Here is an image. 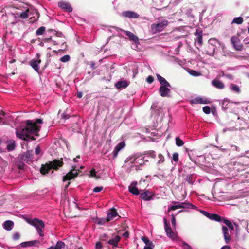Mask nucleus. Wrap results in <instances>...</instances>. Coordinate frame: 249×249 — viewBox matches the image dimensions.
Here are the masks:
<instances>
[{
	"instance_id": "53",
	"label": "nucleus",
	"mask_w": 249,
	"mask_h": 249,
	"mask_svg": "<svg viewBox=\"0 0 249 249\" xmlns=\"http://www.w3.org/2000/svg\"><path fill=\"white\" fill-rule=\"evenodd\" d=\"M19 238H20V234L18 233V232L15 233L13 235V240H18Z\"/></svg>"
},
{
	"instance_id": "9",
	"label": "nucleus",
	"mask_w": 249,
	"mask_h": 249,
	"mask_svg": "<svg viewBox=\"0 0 249 249\" xmlns=\"http://www.w3.org/2000/svg\"><path fill=\"white\" fill-rule=\"evenodd\" d=\"M231 41L235 50L237 51H242L243 50V46L238 36H233L231 37Z\"/></svg>"
},
{
	"instance_id": "18",
	"label": "nucleus",
	"mask_w": 249,
	"mask_h": 249,
	"mask_svg": "<svg viewBox=\"0 0 249 249\" xmlns=\"http://www.w3.org/2000/svg\"><path fill=\"white\" fill-rule=\"evenodd\" d=\"M125 146V143L124 142H122L117 144V145L115 147L113 151L112 152L113 158H116L117 157L118 152Z\"/></svg>"
},
{
	"instance_id": "1",
	"label": "nucleus",
	"mask_w": 249,
	"mask_h": 249,
	"mask_svg": "<svg viewBox=\"0 0 249 249\" xmlns=\"http://www.w3.org/2000/svg\"><path fill=\"white\" fill-rule=\"evenodd\" d=\"M25 122L26 127L21 131H17V136L20 139L27 141V138L30 137V134H34L38 136V133L40 131L41 127L36 125L32 120H28Z\"/></svg>"
},
{
	"instance_id": "49",
	"label": "nucleus",
	"mask_w": 249,
	"mask_h": 249,
	"mask_svg": "<svg viewBox=\"0 0 249 249\" xmlns=\"http://www.w3.org/2000/svg\"><path fill=\"white\" fill-rule=\"evenodd\" d=\"M146 154H148L150 157L153 158H155L156 157L155 152L153 150L148 151Z\"/></svg>"
},
{
	"instance_id": "28",
	"label": "nucleus",
	"mask_w": 249,
	"mask_h": 249,
	"mask_svg": "<svg viewBox=\"0 0 249 249\" xmlns=\"http://www.w3.org/2000/svg\"><path fill=\"white\" fill-rule=\"evenodd\" d=\"M136 164L139 165H142L145 164V162H148V160H145L144 157L142 155H136Z\"/></svg>"
},
{
	"instance_id": "57",
	"label": "nucleus",
	"mask_w": 249,
	"mask_h": 249,
	"mask_svg": "<svg viewBox=\"0 0 249 249\" xmlns=\"http://www.w3.org/2000/svg\"><path fill=\"white\" fill-rule=\"evenodd\" d=\"M107 236L106 234H103L100 236V239L102 241H107Z\"/></svg>"
},
{
	"instance_id": "43",
	"label": "nucleus",
	"mask_w": 249,
	"mask_h": 249,
	"mask_svg": "<svg viewBox=\"0 0 249 249\" xmlns=\"http://www.w3.org/2000/svg\"><path fill=\"white\" fill-rule=\"evenodd\" d=\"M45 27L44 26H41L39 27L36 31V34L37 35H41L43 34L45 31Z\"/></svg>"
},
{
	"instance_id": "7",
	"label": "nucleus",
	"mask_w": 249,
	"mask_h": 249,
	"mask_svg": "<svg viewBox=\"0 0 249 249\" xmlns=\"http://www.w3.org/2000/svg\"><path fill=\"white\" fill-rule=\"evenodd\" d=\"M26 222L30 225L35 227L36 229L38 228H44L45 225L42 220L37 218L34 219L31 218H26Z\"/></svg>"
},
{
	"instance_id": "35",
	"label": "nucleus",
	"mask_w": 249,
	"mask_h": 249,
	"mask_svg": "<svg viewBox=\"0 0 249 249\" xmlns=\"http://www.w3.org/2000/svg\"><path fill=\"white\" fill-rule=\"evenodd\" d=\"M210 219L217 222L222 221L223 220V218L220 216L214 213H212V215H211Z\"/></svg>"
},
{
	"instance_id": "52",
	"label": "nucleus",
	"mask_w": 249,
	"mask_h": 249,
	"mask_svg": "<svg viewBox=\"0 0 249 249\" xmlns=\"http://www.w3.org/2000/svg\"><path fill=\"white\" fill-rule=\"evenodd\" d=\"M103 190V187H96L93 189V192L95 193H98L102 191Z\"/></svg>"
},
{
	"instance_id": "15",
	"label": "nucleus",
	"mask_w": 249,
	"mask_h": 249,
	"mask_svg": "<svg viewBox=\"0 0 249 249\" xmlns=\"http://www.w3.org/2000/svg\"><path fill=\"white\" fill-rule=\"evenodd\" d=\"M122 15L124 17L130 18H138L140 17V15L138 13L131 11H124L122 13Z\"/></svg>"
},
{
	"instance_id": "5",
	"label": "nucleus",
	"mask_w": 249,
	"mask_h": 249,
	"mask_svg": "<svg viewBox=\"0 0 249 249\" xmlns=\"http://www.w3.org/2000/svg\"><path fill=\"white\" fill-rule=\"evenodd\" d=\"M78 171L76 169V166H73L72 169L63 178V181L71 180L78 176Z\"/></svg>"
},
{
	"instance_id": "20",
	"label": "nucleus",
	"mask_w": 249,
	"mask_h": 249,
	"mask_svg": "<svg viewBox=\"0 0 249 249\" xmlns=\"http://www.w3.org/2000/svg\"><path fill=\"white\" fill-rule=\"evenodd\" d=\"M52 169V167L49 162H47L45 164H42L40 169V172L41 174L45 175L48 173Z\"/></svg>"
},
{
	"instance_id": "31",
	"label": "nucleus",
	"mask_w": 249,
	"mask_h": 249,
	"mask_svg": "<svg viewBox=\"0 0 249 249\" xmlns=\"http://www.w3.org/2000/svg\"><path fill=\"white\" fill-rule=\"evenodd\" d=\"M157 77L159 82L161 85H162V86H166L167 87H171L170 84L166 80L165 78L158 74H157Z\"/></svg>"
},
{
	"instance_id": "64",
	"label": "nucleus",
	"mask_w": 249,
	"mask_h": 249,
	"mask_svg": "<svg viewBox=\"0 0 249 249\" xmlns=\"http://www.w3.org/2000/svg\"><path fill=\"white\" fill-rule=\"evenodd\" d=\"M154 248V244H152V246H145L144 248V249H153Z\"/></svg>"
},
{
	"instance_id": "26",
	"label": "nucleus",
	"mask_w": 249,
	"mask_h": 249,
	"mask_svg": "<svg viewBox=\"0 0 249 249\" xmlns=\"http://www.w3.org/2000/svg\"><path fill=\"white\" fill-rule=\"evenodd\" d=\"M212 85L218 89H223L225 87L224 83L218 79H214L212 81Z\"/></svg>"
},
{
	"instance_id": "6",
	"label": "nucleus",
	"mask_w": 249,
	"mask_h": 249,
	"mask_svg": "<svg viewBox=\"0 0 249 249\" xmlns=\"http://www.w3.org/2000/svg\"><path fill=\"white\" fill-rule=\"evenodd\" d=\"M163 221L164 229L167 236L173 239H176L177 237V235L173 231L170 224L168 223L167 219L165 218L163 219Z\"/></svg>"
},
{
	"instance_id": "39",
	"label": "nucleus",
	"mask_w": 249,
	"mask_h": 249,
	"mask_svg": "<svg viewBox=\"0 0 249 249\" xmlns=\"http://www.w3.org/2000/svg\"><path fill=\"white\" fill-rule=\"evenodd\" d=\"M222 221L224 224H225L227 226H228V227L230 229H231V230L234 229V226L230 220H229L227 219L223 218Z\"/></svg>"
},
{
	"instance_id": "54",
	"label": "nucleus",
	"mask_w": 249,
	"mask_h": 249,
	"mask_svg": "<svg viewBox=\"0 0 249 249\" xmlns=\"http://www.w3.org/2000/svg\"><path fill=\"white\" fill-rule=\"evenodd\" d=\"M182 246L184 249H192L191 246H190L187 243L184 242L182 243Z\"/></svg>"
},
{
	"instance_id": "37",
	"label": "nucleus",
	"mask_w": 249,
	"mask_h": 249,
	"mask_svg": "<svg viewBox=\"0 0 249 249\" xmlns=\"http://www.w3.org/2000/svg\"><path fill=\"white\" fill-rule=\"evenodd\" d=\"M243 22V18L241 17H239L237 18H235L232 22L231 24H241Z\"/></svg>"
},
{
	"instance_id": "61",
	"label": "nucleus",
	"mask_w": 249,
	"mask_h": 249,
	"mask_svg": "<svg viewBox=\"0 0 249 249\" xmlns=\"http://www.w3.org/2000/svg\"><path fill=\"white\" fill-rule=\"evenodd\" d=\"M171 222L173 226H175L176 225V219L175 216L174 214L172 215V219H171Z\"/></svg>"
},
{
	"instance_id": "23",
	"label": "nucleus",
	"mask_w": 249,
	"mask_h": 249,
	"mask_svg": "<svg viewBox=\"0 0 249 249\" xmlns=\"http://www.w3.org/2000/svg\"><path fill=\"white\" fill-rule=\"evenodd\" d=\"M40 244V242L38 240H35L30 241L24 242L20 244V245L22 247L36 246L37 247Z\"/></svg>"
},
{
	"instance_id": "58",
	"label": "nucleus",
	"mask_w": 249,
	"mask_h": 249,
	"mask_svg": "<svg viewBox=\"0 0 249 249\" xmlns=\"http://www.w3.org/2000/svg\"><path fill=\"white\" fill-rule=\"evenodd\" d=\"M70 115L63 113L61 115V118L65 120L68 119L70 118Z\"/></svg>"
},
{
	"instance_id": "48",
	"label": "nucleus",
	"mask_w": 249,
	"mask_h": 249,
	"mask_svg": "<svg viewBox=\"0 0 249 249\" xmlns=\"http://www.w3.org/2000/svg\"><path fill=\"white\" fill-rule=\"evenodd\" d=\"M203 111L205 113L208 114L210 113L211 108L209 106H204L203 107Z\"/></svg>"
},
{
	"instance_id": "16",
	"label": "nucleus",
	"mask_w": 249,
	"mask_h": 249,
	"mask_svg": "<svg viewBox=\"0 0 249 249\" xmlns=\"http://www.w3.org/2000/svg\"><path fill=\"white\" fill-rule=\"evenodd\" d=\"M130 84V82L127 80H120L115 84V87L118 89L121 90L126 88Z\"/></svg>"
},
{
	"instance_id": "41",
	"label": "nucleus",
	"mask_w": 249,
	"mask_h": 249,
	"mask_svg": "<svg viewBox=\"0 0 249 249\" xmlns=\"http://www.w3.org/2000/svg\"><path fill=\"white\" fill-rule=\"evenodd\" d=\"M141 239L145 244V246H152V244H153V243L152 241H150L147 237L145 236H142Z\"/></svg>"
},
{
	"instance_id": "32",
	"label": "nucleus",
	"mask_w": 249,
	"mask_h": 249,
	"mask_svg": "<svg viewBox=\"0 0 249 249\" xmlns=\"http://www.w3.org/2000/svg\"><path fill=\"white\" fill-rule=\"evenodd\" d=\"M65 245V243L63 242L58 241L55 246H51L47 249H64Z\"/></svg>"
},
{
	"instance_id": "22",
	"label": "nucleus",
	"mask_w": 249,
	"mask_h": 249,
	"mask_svg": "<svg viewBox=\"0 0 249 249\" xmlns=\"http://www.w3.org/2000/svg\"><path fill=\"white\" fill-rule=\"evenodd\" d=\"M222 231L225 243L228 244L231 241V234L229 232L228 228L226 226H222Z\"/></svg>"
},
{
	"instance_id": "17",
	"label": "nucleus",
	"mask_w": 249,
	"mask_h": 249,
	"mask_svg": "<svg viewBox=\"0 0 249 249\" xmlns=\"http://www.w3.org/2000/svg\"><path fill=\"white\" fill-rule=\"evenodd\" d=\"M119 30L125 33V35L127 36L129 39L131 41H134L135 43L139 42V38L135 35L129 31H125L122 29H119Z\"/></svg>"
},
{
	"instance_id": "12",
	"label": "nucleus",
	"mask_w": 249,
	"mask_h": 249,
	"mask_svg": "<svg viewBox=\"0 0 249 249\" xmlns=\"http://www.w3.org/2000/svg\"><path fill=\"white\" fill-rule=\"evenodd\" d=\"M190 102L191 104H209L210 103V101L207 98H202L200 97H197L194 99L191 100L190 101Z\"/></svg>"
},
{
	"instance_id": "19",
	"label": "nucleus",
	"mask_w": 249,
	"mask_h": 249,
	"mask_svg": "<svg viewBox=\"0 0 249 249\" xmlns=\"http://www.w3.org/2000/svg\"><path fill=\"white\" fill-rule=\"evenodd\" d=\"M166 86H161L159 88V92L161 97H168L170 89Z\"/></svg>"
},
{
	"instance_id": "60",
	"label": "nucleus",
	"mask_w": 249,
	"mask_h": 249,
	"mask_svg": "<svg viewBox=\"0 0 249 249\" xmlns=\"http://www.w3.org/2000/svg\"><path fill=\"white\" fill-rule=\"evenodd\" d=\"M90 176L92 177H95L96 175V172L95 169H92L90 171Z\"/></svg>"
},
{
	"instance_id": "4",
	"label": "nucleus",
	"mask_w": 249,
	"mask_h": 249,
	"mask_svg": "<svg viewBox=\"0 0 249 249\" xmlns=\"http://www.w3.org/2000/svg\"><path fill=\"white\" fill-rule=\"evenodd\" d=\"M172 203L175 205L170 207L168 208V211H174L177 209L179 208H193L194 207H196L194 205L189 202H179L178 201H173Z\"/></svg>"
},
{
	"instance_id": "46",
	"label": "nucleus",
	"mask_w": 249,
	"mask_h": 249,
	"mask_svg": "<svg viewBox=\"0 0 249 249\" xmlns=\"http://www.w3.org/2000/svg\"><path fill=\"white\" fill-rule=\"evenodd\" d=\"M70 59V57L69 55H65L62 57L60 59L61 61L62 62H67Z\"/></svg>"
},
{
	"instance_id": "55",
	"label": "nucleus",
	"mask_w": 249,
	"mask_h": 249,
	"mask_svg": "<svg viewBox=\"0 0 249 249\" xmlns=\"http://www.w3.org/2000/svg\"><path fill=\"white\" fill-rule=\"evenodd\" d=\"M96 249H102L103 248L102 244L100 242H97L95 245Z\"/></svg>"
},
{
	"instance_id": "11",
	"label": "nucleus",
	"mask_w": 249,
	"mask_h": 249,
	"mask_svg": "<svg viewBox=\"0 0 249 249\" xmlns=\"http://www.w3.org/2000/svg\"><path fill=\"white\" fill-rule=\"evenodd\" d=\"M49 162L51 164L52 169L55 170H58L59 168L62 167L64 164L62 158H61L59 160L55 159L52 161H49Z\"/></svg>"
},
{
	"instance_id": "33",
	"label": "nucleus",
	"mask_w": 249,
	"mask_h": 249,
	"mask_svg": "<svg viewBox=\"0 0 249 249\" xmlns=\"http://www.w3.org/2000/svg\"><path fill=\"white\" fill-rule=\"evenodd\" d=\"M215 50V46H210V45H208L205 51H206V53L207 54H208L210 56H213Z\"/></svg>"
},
{
	"instance_id": "40",
	"label": "nucleus",
	"mask_w": 249,
	"mask_h": 249,
	"mask_svg": "<svg viewBox=\"0 0 249 249\" xmlns=\"http://www.w3.org/2000/svg\"><path fill=\"white\" fill-rule=\"evenodd\" d=\"M232 147V145L229 143H227L225 145L221 146L222 150L225 151H231Z\"/></svg>"
},
{
	"instance_id": "62",
	"label": "nucleus",
	"mask_w": 249,
	"mask_h": 249,
	"mask_svg": "<svg viewBox=\"0 0 249 249\" xmlns=\"http://www.w3.org/2000/svg\"><path fill=\"white\" fill-rule=\"evenodd\" d=\"M190 73L193 76H197L199 75V74L194 70H191L190 72Z\"/></svg>"
},
{
	"instance_id": "47",
	"label": "nucleus",
	"mask_w": 249,
	"mask_h": 249,
	"mask_svg": "<svg viewBox=\"0 0 249 249\" xmlns=\"http://www.w3.org/2000/svg\"><path fill=\"white\" fill-rule=\"evenodd\" d=\"M178 156H179V155H178V153H177V152L174 153L173 154V156H172L173 160L174 161L178 162L179 160Z\"/></svg>"
},
{
	"instance_id": "36",
	"label": "nucleus",
	"mask_w": 249,
	"mask_h": 249,
	"mask_svg": "<svg viewBox=\"0 0 249 249\" xmlns=\"http://www.w3.org/2000/svg\"><path fill=\"white\" fill-rule=\"evenodd\" d=\"M230 88L232 91L237 93H239L241 91L239 87L236 85L232 83L230 85Z\"/></svg>"
},
{
	"instance_id": "13",
	"label": "nucleus",
	"mask_w": 249,
	"mask_h": 249,
	"mask_svg": "<svg viewBox=\"0 0 249 249\" xmlns=\"http://www.w3.org/2000/svg\"><path fill=\"white\" fill-rule=\"evenodd\" d=\"M202 31L200 29H196L195 32V36H196L195 42H197L199 46L202 45Z\"/></svg>"
},
{
	"instance_id": "2",
	"label": "nucleus",
	"mask_w": 249,
	"mask_h": 249,
	"mask_svg": "<svg viewBox=\"0 0 249 249\" xmlns=\"http://www.w3.org/2000/svg\"><path fill=\"white\" fill-rule=\"evenodd\" d=\"M34 11L36 13V16L30 18V19L31 20V22H36V21H37L38 19L39 16H40L39 13L38 11L36 9H35V10L31 9L30 10L29 9H28L26 11L21 12L20 14V15L19 16V17L22 19L27 18H28L29 14L31 15V14L34 13Z\"/></svg>"
},
{
	"instance_id": "59",
	"label": "nucleus",
	"mask_w": 249,
	"mask_h": 249,
	"mask_svg": "<svg viewBox=\"0 0 249 249\" xmlns=\"http://www.w3.org/2000/svg\"><path fill=\"white\" fill-rule=\"evenodd\" d=\"M25 164H24L23 162H20L18 165V167L19 169L23 170L25 166Z\"/></svg>"
},
{
	"instance_id": "63",
	"label": "nucleus",
	"mask_w": 249,
	"mask_h": 249,
	"mask_svg": "<svg viewBox=\"0 0 249 249\" xmlns=\"http://www.w3.org/2000/svg\"><path fill=\"white\" fill-rule=\"evenodd\" d=\"M40 153V149L39 146H37L35 149V154L36 155H38Z\"/></svg>"
},
{
	"instance_id": "14",
	"label": "nucleus",
	"mask_w": 249,
	"mask_h": 249,
	"mask_svg": "<svg viewBox=\"0 0 249 249\" xmlns=\"http://www.w3.org/2000/svg\"><path fill=\"white\" fill-rule=\"evenodd\" d=\"M140 196L145 201H149L153 199V194L148 190H145L143 192L140 193Z\"/></svg>"
},
{
	"instance_id": "27",
	"label": "nucleus",
	"mask_w": 249,
	"mask_h": 249,
	"mask_svg": "<svg viewBox=\"0 0 249 249\" xmlns=\"http://www.w3.org/2000/svg\"><path fill=\"white\" fill-rule=\"evenodd\" d=\"M120 239L121 238L120 236L116 235L112 239H109L107 241V243L109 245H112L114 247H117L118 243L120 241Z\"/></svg>"
},
{
	"instance_id": "25",
	"label": "nucleus",
	"mask_w": 249,
	"mask_h": 249,
	"mask_svg": "<svg viewBox=\"0 0 249 249\" xmlns=\"http://www.w3.org/2000/svg\"><path fill=\"white\" fill-rule=\"evenodd\" d=\"M58 6L62 9H65L68 12H71L72 11V8L70 4L68 3L60 1L58 2Z\"/></svg>"
},
{
	"instance_id": "21",
	"label": "nucleus",
	"mask_w": 249,
	"mask_h": 249,
	"mask_svg": "<svg viewBox=\"0 0 249 249\" xmlns=\"http://www.w3.org/2000/svg\"><path fill=\"white\" fill-rule=\"evenodd\" d=\"M137 184V181L132 182L128 187L129 191L135 195H138L140 194L138 189L136 187Z\"/></svg>"
},
{
	"instance_id": "30",
	"label": "nucleus",
	"mask_w": 249,
	"mask_h": 249,
	"mask_svg": "<svg viewBox=\"0 0 249 249\" xmlns=\"http://www.w3.org/2000/svg\"><path fill=\"white\" fill-rule=\"evenodd\" d=\"M93 220L94 223L100 225H104L106 222H108V220H107V218H98V217H95L93 219Z\"/></svg>"
},
{
	"instance_id": "51",
	"label": "nucleus",
	"mask_w": 249,
	"mask_h": 249,
	"mask_svg": "<svg viewBox=\"0 0 249 249\" xmlns=\"http://www.w3.org/2000/svg\"><path fill=\"white\" fill-rule=\"evenodd\" d=\"M154 80V77L152 76L149 75L146 78V82L149 84H151Z\"/></svg>"
},
{
	"instance_id": "50",
	"label": "nucleus",
	"mask_w": 249,
	"mask_h": 249,
	"mask_svg": "<svg viewBox=\"0 0 249 249\" xmlns=\"http://www.w3.org/2000/svg\"><path fill=\"white\" fill-rule=\"evenodd\" d=\"M200 212L204 215H205V216H206L207 217L209 218L210 219L211 215H212V213H210L206 211L203 210L201 211Z\"/></svg>"
},
{
	"instance_id": "29",
	"label": "nucleus",
	"mask_w": 249,
	"mask_h": 249,
	"mask_svg": "<svg viewBox=\"0 0 249 249\" xmlns=\"http://www.w3.org/2000/svg\"><path fill=\"white\" fill-rule=\"evenodd\" d=\"M7 146L6 149L8 151H11L15 149L16 145H15V141L13 140H10L7 142Z\"/></svg>"
},
{
	"instance_id": "42",
	"label": "nucleus",
	"mask_w": 249,
	"mask_h": 249,
	"mask_svg": "<svg viewBox=\"0 0 249 249\" xmlns=\"http://www.w3.org/2000/svg\"><path fill=\"white\" fill-rule=\"evenodd\" d=\"M218 40L215 38H211L208 41V45L210 46H213L215 47L216 44L218 43Z\"/></svg>"
},
{
	"instance_id": "10",
	"label": "nucleus",
	"mask_w": 249,
	"mask_h": 249,
	"mask_svg": "<svg viewBox=\"0 0 249 249\" xmlns=\"http://www.w3.org/2000/svg\"><path fill=\"white\" fill-rule=\"evenodd\" d=\"M40 55L38 53L36 54V59H33L30 62V66L34 69V70L37 72L39 70V64L41 63V60L39 58Z\"/></svg>"
},
{
	"instance_id": "8",
	"label": "nucleus",
	"mask_w": 249,
	"mask_h": 249,
	"mask_svg": "<svg viewBox=\"0 0 249 249\" xmlns=\"http://www.w3.org/2000/svg\"><path fill=\"white\" fill-rule=\"evenodd\" d=\"M20 160L22 161H28L31 160L33 158V150H28L26 152L23 153L22 154L18 156Z\"/></svg>"
},
{
	"instance_id": "45",
	"label": "nucleus",
	"mask_w": 249,
	"mask_h": 249,
	"mask_svg": "<svg viewBox=\"0 0 249 249\" xmlns=\"http://www.w3.org/2000/svg\"><path fill=\"white\" fill-rule=\"evenodd\" d=\"M158 158L159 160L157 163L158 164H160L164 162L165 160L164 157L161 154H159Z\"/></svg>"
},
{
	"instance_id": "24",
	"label": "nucleus",
	"mask_w": 249,
	"mask_h": 249,
	"mask_svg": "<svg viewBox=\"0 0 249 249\" xmlns=\"http://www.w3.org/2000/svg\"><path fill=\"white\" fill-rule=\"evenodd\" d=\"M118 215L116 210L115 208H111L109 210V212L107 213V220L108 221L112 220L114 218Z\"/></svg>"
},
{
	"instance_id": "3",
	"label": "nucleus",
	"mask_w": 249,
	"mask_h": 249,
	"mask_svg": "<svg viewBox=\"0 0 249 249\" xmlns=\"http://www.w3.org/2000/svg\"><path fill=\"white\" fill-rule=\"evenodd\" d=\"M168 24V21L166 20L157 23H153L151 26V31L153 34L162 31L167 26Z\"/></svg>"
},
{
	"instance_id": "38",
	"label": "nucleus",
	"mask_w": 249,
	"mask_h": 249,
	"mask_svg": "<svg viewBox=\"0 0 249 249\" xmlns=\"http://www.w3.org/2000/svg\"><path fill=\"white\" fill-rule=\"evenodd\" d=\"M136 155H134L132 156H129L127 157L125 161V162H128L130 161L131 163H136Z\"/></svg>"
},
{
	"instance_id": "44",
	"label": "nucleus",
	"mask_w": 249,
	"mask_h": 249,
	"mask_svg": "<svg viewBox=\"0 0 249 249\" xmlns=\"http://www.w3.org/2000/svg\"><path fill=\"white\" fill-rule=\"evenodd\" d=\"M176 144L178 146H182L184 144L183 141L181 140L179 137H176L175 139Z\"/></svg>"
},
{
	"instance_id": "34",
	"label": "nucleus",
	"mask_w": 249,
	"mask_h": 249,
	"mask_svg": "<svg viewBox=\"0 0 249 249\" xmlns=\"http://www.w3.org/2000/svg\"><path fill=\"white\" fill-rule=\"evenodd\" d=\"M13 225L14 223L11 220H7L3 223L4 228L7 231L11 230Z\"/></svg>"
},
{
	"instance_id": "56",
	"label": "nucleus",
	"mask_w": 249,
	"mask_h": 249,
	"mask_svg": "<svg viewBox=\"0 0 249 249\" xmlns=\"http://www.w3.org/2000/svg\"><path fill=\"white\" fill-rule=\"evenodd\" d=\"M43 228H38L36 229L37 232L39 233L40 236L43 237L44 236L43 231L42 230Z\"/></svg>"
}]
</instances>
